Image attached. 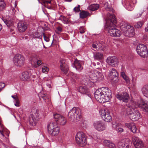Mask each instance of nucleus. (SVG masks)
<instances>
[{
  "instance_id": "nucleus-1",
  "label": "nucleus",
  "mask_w": 148,
  "mask_h": 148,
  "mask_svg": "<svg viewBox=\"0 0 148 148\" xmlns=\"http://www.w3.org/2000/svg\"><path fill=\"white\" fill-rule=\"evenodd\" d=\"M94 95L96 100L101 103L108 101L112 97L111 91L107 87H102L97 90Z\"/></svg>"
},
{
  "instance_id": "nucleus-2",
  "label": "nucleus",
  "mask_w": 148,
  "mask_h": 148,
  "mask_svg": "<svg viewBox=\"0 0 148 148\" xmlns=\"http://www.w3.org/2000/svg\"><path fill=\"white\" fill-rule=\"evenodd\" d=\"M81 114L80 109L73 108L69 112L68 119L72 122L79 121L82 118Z\"/></svg>"
},
{
  "instance_id": "nucleus-3",
  "label": "nucleus",
  "mask_w": 148,
  "mask_h": 148,
  "mask_svg": "<svg viewBox=\"0 0 148 148\" xmlns=\"http://www.w3.org/2000/svg\"><path fill=\"white\" fill-rule=\"evenodd\" d=\"M49 134L52 136H55L58 135L60 128L56 122H50L47 125Z\"/></svg>"
},
{
  "instance_id": "nucleus-4",
  "label": "nucleus",
  "mask_w": 148,
  "mask_h": 148,
  "mask_svg": "<svg viewBox=\"0 0 148 148\" xmlns=\"http://www.w3.org/2000/svg\"><path fill=\"white\" fill-rule=\"evenodd\" d=\"M120 28L123 34L127 37H131L135 34L134 29L131 26L122 25L121 26Z\"/></svg>"
},
{
  "instance_id": "nucleus-5",
  "label": "nucleus",
  "mask_w": 148,
  "mask_h": 148,
  "mask_svg": "<svg viewBox=\"0 0 148 148\" xmlns=\"http://www.w3.org/2000/svg\"><path fill=\"white\" fill-rule=\"evenodd\" d=\"M75 141L77 144L83 147L86 144V140L84 134L82 132H78L75 136Z\"/></svg>"
},
{
  "instance_id": "nucleus-6",
  "label": "nucleus",
  "mask_w": 148,
  "mask_h": 148,
  "mask_svg": "<svg viewBox=\"0 0 148 148\" xmlns=\"http://www.w3.org/2000/svg\"><path fill=\"white\" fill-rule=\"evenodd\" d=\"M138 54L143 58H146L148 56V50L147 46L145 45L140 44L136 48Z\"/></svg>"
},
{
  "instance_id": "nucleus-7",
  "label": "nucleus",
  "mask_w": 148,
  "mask_h": 148,
  "mask_svg": "<svg viewBox=\"0 0 148 148\" xmlns=\"http://www.w3.org/2000/svg\"><path fill=\"white\" fill-rule=\"evenodd\" d=\"M39 110H35L31 114L29 118V122L30 125L33 126L36 125L37 122L38 121Z\"/></svg>"
},
{
  "instance_id": "nucleus-8",
  "label": "nucleus",
  "mask_w": 148,
  "mask_h": 148,
  "mask_svg": "<svg viewBox=\"0 0 148 148\" xmlns=\"http://www.w3.org/2000/svg\"><path fill=\"white\" fill-rule=\"evenodd\" d=\"M108 32L110 35L114 37H119L121 35V31L116 27V25L107 26Z\"/></svg>"
},
{
  "instance_id": "nucleus-9",
  "label": "nucleus",
  "mask_w": 148,
  "mask_h": 148,
  "mask_svg": "<svg viewBox=\"0 0 148 148\" xmlns=\"http://www.w3.org/2000/svg\"><path fill=\"white\" fill-rule=\"evenodd\" d=\"M53 117L56 122L57 124L61 125H64L66 123L67 120L64 116L60 114L56 113L53 114Z\"/></svg>"
},
{
  "instance_id": "nucleus-10",
  "label": "nucleus",
  "mask_w": 148,
  "mask_h": 148,
  "mask_svg": "<svg viewBox=\"0 0 148 148\" xmlns=\"http://www.w3.org/2000/svg\"><path fill=\"white\" fill-rule=\"evenodd\" d=\"M14 60L15 64L19 66L23 65L25 63L24 57L19 54H17L14 56Z\"/></svg>"
},
{
  "instance_id": "nucleus-11",
  "label": "nucleus",
  "mask_w": 148,
  "mask_h": 148,
  "mask_svg": "<svg viewBox=\"0 0 148 148\" xmlns=\"http://www.w3.org/2000/svg\"><path fill=\"white\" fill-rule=\"evenodd\" d=\"M99 113L103 119L105 121L110 122L112 121V117L108 110L102 109L100 111Z\"/></svg>"
},
{
  "instance_id": "nucleus-12",
  "label": "nucleus",
  "mask_w": 148,
  "mask_h": 148,
  "mask_svg": "<svg viewBox=\"0 0 148 148\" xmlns=\"http://www.w3.org/2000/svg\"><path fill=\"white\" fill-rule=\"evenodd\" d=\"M108 19L106 21L107 26L113 25L114 26L117 23V21L114 14L109 13L107 14Z\"/></svg>"
},
{
  "instance_id": "nucleus-13",
  "label": "nucleus",
  "mask_w": 148,
  "mask_h": 148,
  "mask_svg": "<svg viewBox=\"0 0 148 148\" xmlns=\"http://www.w3.org/2000/svg\"><path fill=\"white\" fill-rule=\"evenodd\" d=\"M106 62L109 65L114 67L117 66L119 62L117 58L114 56L108 57L106 60Z\"/></svg>"
},
{
  "instance_id": "nucleus-14",
  "label": "nucleus",
  "mask_w": 148,
  "mask_h": 148,
  "mask_svg": "<svg viewBox=\"0 0 148 148\" xmlns=\"http://www.w3.org/2000/svg\"><path fill=\"white\" fill-rule=\"evenodd\" d=\"M60 62V68L63 73L66 74L69 70V67L65 59H61Z\"/></svg>"
},
{
  "instance_id": "nucleus-15",
  "label": "nucleus",
  "mask_w": 148,
  "mask_h": 148,
  "mask_svg": "<svg viewBox=\"0 0 148 148\" xmlns=\"http://www.w3.org/2000/svg\"><path fill=\"white\" fill-rule=\"evenodd\" d=\"M132 141L136 148H148L147 147L144 146L142 141L136 137H133Z\"/></svg>"
},
{
  "instance_id": "nucleus-16",
  "label": "nucleus",
  "mask_w": 148,
  "mask_h": 148,
  "mask_svg": "<svg viewBox=\"0 0 148 148\" xmlns=\"http://www.w3.org/2000/svg\"><path fill=\"white\" fill-rule=\"evenodd\" d=\"M131 143L129 139L125 138L119 141L117 144V146L118 148H129Z\"/></svg>"
},
{
  "instance_id": "nucleus-17",
  "label": "nucleus",
  "mask_w": 148,
  "mask_h": 148,
  "mask_svg": "<svg viewBox=\"0 0 148 148\" xmlns=\"http://www.w3.org/2000/svg\"><path fill=\"white\" fill-rule=\"evenodd\" d=\"M116 97L119 100L125 102H127L129 99V95L126 92H123L121 94H117Z\"/></svg>"
},
{
  "instance_id": "nucleus-18",
  "label": "nucleus",
  "mask_w": 148,
  "mask_h": 148,
  "mask_svg": "<svg viewBox=\"0 0 148 148\" xmlns=\"http://www.w3.org/2000/svg\"><path fill=\"white\" fill-rule=\"evenodd\" d=\"M82 84L89 87H91L94 85V83L88 77L84 76L82 78Z\"/></svg>"
},
{
  "instance_id": "nucleus-19",
  "label": "nucleus",
  "mask_w": 148,
  "mask_h": 148,
  "mask_svg": "<svg viewBox=\"0 0 148 148\" xmlns=\"http://www.w3.org/2000/svg\"><path fill=\"white\" fill-rule=\"evenodd\" d=\"M82 84L89 87H91L94 85V83L88 77L84 76L82 78Z\"/></svg>"
},
{
  "instance_id": "nucleus-20",
  "label": "nucleus",
  "mask_w": 148,
  "mask_h": 148,
  "mask_svg": "<svg viewBox=\"0 0 148 148\" xmlns=\"http://www.w3.org/2000/svg\"><path fill=\"white\" fill-rule=\"evenodd\" d=\"M95 129L99 131H102L105 129L106 126L105 124L101 121H97L94 123Z\"/></svg>"
},
{
  "instance_id": "nucleus-21",
  "label": "nucleus",
  "mask_w": 148,
  "mask_h": 148,
  "mask_svg": "<svg viewBox=\"0 0 148 148\" xmlns=\"http://www.w3.org/2000/svg\"><path fill=\"white\" fill-rule=\"evenodd\" d=\"M96 74H97V71H91L89 72L88 73L89 78L94 83L97 81V77Z\"/></svg>"
},
{
  "instance_id": "nucleus-22",
  "label": "nucleus",
  "mask_w": 148,
  "mask_h": 148,
  "mask_svg": "<svg viewBox=\"0 0 148 148\" xmlns=\"http://www.w3.org/2000/svg\"><path fill=\"white\" fill-rule=\"evenodd\" d=\"M31 74L27 71H24L20 76V78L24 81H28L30 80Z\"/></svg>"
},
{
  "instance_id": "nucleus-23",
  "label": "nucleus",
  "mask_w": 148,
  "mask_h": 148,
  "mask_svg": "<svg viewBox=\"0 0 148 148\" xmlns=\"http://www.w3.org/2000/svg\"><path fill=\"white\" fill-rule=\"evenodd\" d=\"M78 90L81 93L86 94L88 95L89 97L91 98V95L89 94L88 90L86 86H80L78 88Z\"/></svg>"
},
{
  "instance_id": "nucleus-24",
  "label": "nucleus",
  "mask_w": 148,
  "mask_h": 148,
  "mask_svg": "<svg viewBox=\"0 0 148 148\" xmlns=\"http://www.w3.org/2000/svg\"><path fill=\"white\" fill-rule=\"evenodd\" d=\"M18 30L20 32H23L25 31L27 28L25 24L23 22H21L18 23Z\"/></svg>"
},
{
  "instance_id": "nucleus-25",
  "label": "nucleus",
  "mask_w": 148,
  "mask_h": 148,
  "mask_svg": "<svg viewBox=\"0 0 148 148\" xmlns=\"http://www.w3.org/2000/svg\"><path fill=\"white\" fill-rule=\"evenodd\" d=\"M82 61H79L77 59H76L74 62V65L77 70L78 71L82 70L83 69V67L81 65V63Z\"/></svg>"
},
{
  "instance_id": "nucleus-26",
  "label": "nucleus",
  "mask_w": 148,
  "mask_h": 148,
  "mask_svg": "<svg viewBox=\"0 0 148 148\" xmlns=\"http://www.w3.org/2000/svg\"><path fill=\"white\" fill-rule=\"evenodd\" d=\"M38 57L37 55L33 56L32 57L31 60V63L32 65L35 68L37 67V64H36L37 62Z\"/></svg>"
},
{
  "instance_id": "nucleus-27",
  "label": "nucleus",
  "mask_w": 148,
  "mask_h": 148,
  "mask_svg": "<svg viewBox=\"0 0 148 148\" xmlns=\"http://www.w3.org/2000/svg\"><path fill=\"white\" fill-rule=\"evenodd\" d=\"M103 54L100 52H96L94 54L93 57L95 59L97 60H101L103 59Z\"/></svg>"
},
{
  "instance_id": "nucleus-28",
  "label": "nucleus",
  "mask_w": 148,
  "mask_h": 148,
  "mask_svg": "<svg viewBox=\"0 0 148 148\" xmlns=\"http://www.w3.org/2000/svg\"><path fill=\"white\" fill-rule=\"evenodd\" d=\"M142 91L144 96L148 98V84L143 86L142 88Z\"/></svg>"
},
{
  "instance_id": "nucleus-29",
  "label": "nucleus",
  "mask_w": 148,
  "mask_h": 148,
  "mask_svg": "<svg viewBox=\"0 0 148 148\" xmlns=\"http://www.w3.org/2000/svg\"><path fill=\"white\" fill-rule=\"evenodd\" d=\"M99 7V5L97 4H94L90 5L88 7V9L92 11H95L98 10Z\"/></svg>"
},
{
  "instance_id": "nucleus-30",
  "label": "nucleus",
  "mask_w": 148,
  "mask_h": 148,
  "mask_svg": "<svg viewBox=\"0 0 148 148\" xmlns=\"http://www.w3.org/2000/svg\"><path fill=\"white\" fill-rule=\"evenodd\" d=\"M89 13L88 12L81 10L79 13L80 17L82 19L86 18L89 15Z\"/></svg>"
},
{
  "instance_id": "nucleus-31",
  "label": "nucleus",
  "mask_w": 148,
  "mask_h": 148,
  "mask_svg": "<svg viewBox=\"0 0 148 148\" xmlns=\"http://www.w3.org/2000/svg\"><path fill=\"white\" fill-rule=\"evenodd\" d=\"M115 75H118L117 71L114 69L112 68L110 69L109 74V76L110 78L111 77L114 76Z\"/></svg>"
},
{
  "instance_id": "nucleus-32",
  "label": "nucleus",
  "mask_w": 148,
  "mask_h": 148,
  "mask_svg": "<svg viewBox=\"0 0 148 148\" xmlns=\"http://www.w3.org/2000/svg\"><path fill=\"white\" fill-rule=\"evenodd\" d=\"M104 6L106 10L108 11H109L110 12L113 13L114 11L113 8L111 6L109 5L108 2L105 3Z\"/></svg>"
},
{
  "instance_id": "nucleus-33",
  "label": "nucleus",
  "mask_w": 148,
  "mask_h": 148,
  "mask_svg": "<svg viewBox=\"0 0 148 148\" xmlns=\"http://www.w3.org/2000/svg\"><path fill=\"white\" fill-rule=\"evenodd\" d=\"M59 19L63 21L64 23L68 24L69 23V20L64 16L61 15Z\"/></svg>"
},
{
  "instance_id": "nucleus-34",
  "label": "nucleus",
  "mask_w": 148,
  "mask_h": 148,
  "mask_svg": "<svg viewBox=\"0 0 148 148\" xmlns=\"http://www.w3.org/2000/svg\"><path fill=\"white\" fill-rule=\"evenodd\" d=\"M97 74H96L97 78V81H102L103 78V76L102 74L97 71Z\"/></svg>"
},
{
  "instance_id": "nucleus-35",
  "label": "nucleus",
  "mask_w": 148,
  "mask_h": 148,
  "mask_svg": "<svg viewBox=\"0 0 148 148\" xmlns=\"http://www.w3.org/2000/svg\"><path fill=\"white\" fill-rule=\"evenodd\" d=\"M6 4L3 0H0V11H3L5 8Z\"/></svg>"
},
{
  "instance_id": "nucleus-36",
  "label": "nucleus",
  "mask_w": 148,
  "mask_h": 148,
  "mask_svg": "<svg viewBox=\"0 0 148 148\" xmlns=\"http://www.w3.org/2000/svg\"><path fill=\"white\" fill-rule=\"evenodd\" d=\"M3 21L7 26L8 27H10L13 25L12 21L7 20L6 19H4Z\"/></svg>"
},
{
  "instance_id": "nucleus-37",
  "label": "nucleus",
  "mask_w": 148,
  "mask_h": 148,
  "mask_svg": "<svg viewBox=\"0 0 148 148\" xmlns=\"http://www.w3.org/2000/svg\"><path fill=\"white\" fill-rule=\"evenodd\" d=\"M121 75L122 77L127 82H129L130 80L129 78L125 75V73L123 72H121Z\"/></svg>"
},
{
  "instance_id": "nucleus-38",
  "label": "nucleus",
  "mask_w": 148,
  "mask_h": 148,
  "mask_svg": "<svg viewBox=\"0 0 148 148\" xmlns=\"http://www.w3.org/2000/svg\"><path fill=\"white\" fill-rule=\"evenodd\" d=\"M143 22L142 21L138 22L135 24L134 27L136 28H139L142 27Z\"/></svg>"
},
{
  "instance_id": "nucleus-39",
  "label": "nucleus",
  "mask_w": 148,
  "mask_h": 148,
  "mask_svg": "<svg viewBox=\"0 0 148 148\" xmlns=\"http://www.w3.org/2000/svg\"><path fill=\"white\" fill-rule=\"evenodd\" d=\"M118 75H115V76L113 77H111L110 79L111 81L115 83H116L118 82L119 79L118 78Z\"/></svg>"
},
{
  "instance_id": "nucleus-40",
  "label": "nucleus",
  "mask_w": 148,
  "mask_h": 148,
  "mask_svg": "<svg viewBox=\"0 0 148 148\" xmlns=\"http://www.w3.org/2000/svg\"><path fill=\"white\" fill-rule=\"evenodd\" d=\"M42 4L45 6H46V4L48 3H50L51 2V0H42Z\"/></svg>"
},
{
  "instance_id": "nucleus-41",
  "label": "nucleus",
  "mask_w": 148,
  "mask_h": 148,
  "mask_svg": "<svg viewBox=\"0 0 148 148\" xmlns=\"http://www.w3.org/2000/svg\"><path fill=\"white\" fill-rule=\"evenodd\" d=\"M131 131L133 132V133H135L136 132V130H137V128L136 127V126L134 124L133 125L132 127L130 129Z\"/></svg>"
},
{
  "instance_id": "nucleus-42",
  "label": "nucleus",
  "mask_w": 148,
  "mask_h": 148,
  "mask_svg": "<svg viewBox=\"0 0 148 148\" xmlns=\"http://www.w3.org/2000/svg\"><path fill=\"white\" fill-rule=\"evenodd\" d=\"M80 5H78L77 7H76L73 9V11L76 12H78L79 11H80Z\"/></svg>"
},
{
  "instance_id": "nucleus-43",
  "label": "nucleus",
  "mask_w": 148,
  "mask_h": 148,
  "mask_svg": "<svg viewBox=\"0 0 148 148\" xmlns=\"http://www.w3.org/2000/svg\"><path fill=\"white\" fill-rule=\"evenodd\" d=\"M134 124L133 123H125V125L129 129H130L132 128V126Z\"/></svg>"
},
{
  "instance_id": "nucleus-44",
  "label": "nucleus",
  "mask_w": 148,
  "mask_h": 148,
  "mask_svg": "<svg viewBox=\"0 0 148 148\" xmlns=\"http://www.w3.org/2000/svg\"><path fill=\"white\" fill-rule=\"evenodd\" d=\"M133 8V4L129 3L127 5V8L128 10L131 11L132 10Z\"/></svg>"
},
{
  "instance_id": "nucleus-45",
  "label": "nucleus",
  "mask_w": 148,
  "mask_h": 148,
  "mask_svg": "<svg viewBox=\"0 0 148 148\" xmlns=\"http://www.w3.org/2000/svg\"><path fill=\"white\" fill-rule=\"evenodd\" d=\"M96 44H97V48H98V49L102 50V44L99 42H98L97 43H96Z\"/></svg>"
},
{
  "instance_id": "nucleus-46",
  "label": "nucleus",
  "mask_w": 148,
  "mask_h": 148,
  "mask_svg": "<svg viewBox=\"0 0 148 148\" xmlns=\"http://www.w3.org/2000/svg\"><path fill=\"white\" fill-rule=\"evenodd\" d=\"M48 70V68L45 66H43L42 69V72L45 73H47Z\"/></svg>"
},
{
  "instance_id": "nucleus-47",
  "label": "nucleus",
  "mask_w": 148,
  "mask_h": 148,
  "mask_svg": "<svg viewBox=\"0 0 148 148\" xmlns=\"http://www.w3.org/2000/svg\"><path fill=\"white\" fill-rule=\"evenodd\" d=\"M91 136L93 139L95 140H97V139L98 138L97 134L96 133H94L93 134H92Z\"/></svg>"
},
{
  "instance_id": "nucleus-48",
  "label": "nucleus",
  "mask_w": 148,
  "mask_h": 148,
  "mask_svg": "<svg viewBox=\"0 0 148 148\" xmlns=\"http://www.w3.org/2000/svg\"><path fill=\"white\" fill-rule=\"evenodd\" d=\"M110 143V141L109 140H104L103 141V144L107 146L108 147Z\"/></svg>"
},
{
  "instance_id": "nucleus-49",
  "label": "nucleus",
  "mask_w": 148,
  "mask_h": 148,
  "mask_svg": "<svg viewBox=\"0 0 148 148\" xmlns=\"http://www.w3.org/2000/svg\"><path fill=\"white\" fill-rule=\"evenodd\" d=\"M5 86V84L2 82H0V92L2 89Z\"/></svg>"
},
{
  "instance_id": "nucleus-50",
  "label": "nucleus",
  "mask_w": 148,
  "mask_h": 148,
  "mask_svg": "<svg viewBox=\"0 0 148 148\" xmlns=\"http://www.w3.org/2000/svg\"><path fill=\"white\" fill-rule=\"evenodd\" d=\"M110 148H115V146L114 144L112 142L110 143L109 145L108 146Z\"/></svg>"
},
{
  "instance_id": "nucleus-51",
  "label": "nucleus",
  "mask_w": 148,
  "mask_h": 148,
  "mask_svg": "<svg viewBox=\"0 0 148 148\" xmlns=\"http://www.w3.org/2000/svg\"><path fill=\"white\" fill-rule=\"evenodd\" d=\"M13 5L11 4V5L12 6V11H13L14 10V8L16 7L17 4L16 2H14V3H12Z\"/></svg>"
},
{
  "instance_id": "nucleus-52",
  "label": "nucleus",
  "mask_w": 148,
  "mask_h": 148,
  "mask_svg": "<svg viewBox=\"0 0 148 148\" xmlns=\"http://www.w3.org/2000/svg\"><path fill=\"white\" fill-rule=\"evenodd\" d=\"M43 35L44 36V38L46 42H48L49 40V38L46 36L45 33H43Z\"/></svg>"
},
{
  "instance_id": "nucleus-53",
  "label": "nucleus",
  "mask_w": 148,
  "mask_h": 148,
  "mask_svg": "<svg viewBox=\"0 0 148 148\" xmlns=\"http://www.w3.org/2000/svg\"><path fill=\"white\" fill-rule=\"evenodd\" d=\"M42 63V62L41 60H39L38 58L37 59V62L36 64H37V67Z\"/></svg>"
},
{
  "instance_id": "nucleus-54",
  "label": "nucleus",
  "mask_w": 148,
  "mask_h": 148,
  "mask_svg": "<svg viewBox=\"0 0 148 148\" xmlns=\"http://www.w3.org/2000/svg\"><path fill=\"white\" fill-rule=\"evenodd\" d=\"M117 129L118 132L119 133L123 132L124 130L122 128H119L118 129Z\"/></svg>"
},
{
  "instance_id": "nucleus-55",
  "label": "nucleus",
  "mask_w": 148,
  "mask_h": 148,
  "mask_svg": "<svg viewBox=\"0 0 148 148\" xmlns=\"http://www.w3.org/2000/svg\"><path fill=\"white\" fill-rule=\"evenodd\" d=\"M141 14H140V13H136L134 15V17L135 18H138L140 17L141 16Z\"/></svg>"
},
{
  "instance_id": "nucleus-56",
  "label": "nucleus",
  "mask_w": 148,
  "mask_h": 148,
  "mask_svg": "<svg viewBox=\"0 0 148 148\" xmlns=\"http://www.w3.org/2000/svg\"><path fill=\"white\" fill-rule=\"evenodd\" d=\"M16 101V103H15L14 105H15L17 107L19 106V101H18V99H17V100H15Z\"/></svg>"
},
{
  "instance_id": "nucleus-57",
  "label": "nucleus",
  "mask_w": 148,
  "mask_h": 148,
  "mask_svg": "<svg viewBox=\"0 0 148 148\" xmlns=\"http://www.w3.org/2000/svg\"><path fill=\"white\" fill-rule=\"evenodd\" d=\"M79 32L81 34H83L84 32V30L82 29V28H80L79 29Z\"/></svg>"
},
{
  "instance_id": "nucleus-58",
  "label": "nucleus",
  "mask_w": 148,
  "mask_h": 148,
  "mask_svg": "<svg viewBox=\"0 0 148 148\" xmlns=\"http://www.w3.org/2000/svg\"><path fill=\"white\" fill-rule=\"evenodd\" d=\"M92 48L94 49H97L98 48L97 45H96L95 44H93L92 45Z\"/></svg>"
},
{
  "instance_id": "nucleus-59",
  "label": "nucleus",
  "mask_w": 148,
  "mask_h": 148,
  "mask_svg": "<svg viewBox=\"0 0 148 148\" xmlns=\"http://www.w3.org/2000/svg\"><path fill=\"white\" fill-rule=\"evenodd\" d=\"M57 29L59 31H60V32H61L62 31V28L60 27H58L57 28Z\"/></svg>"
},
{
  "instance_id": "nucleus-60",
  "label": "nucleus",
  "mask_w": 148,
  "mask_h": 148,
  "mask_svg": "<svg viewBox=\"0 0 148 148\" xmlns=\"http://www.w3.org/2000/svg\"><path fill=\"white\" fill-rule=\"evenodd\" d=\"M16 97H15L14 96L12 95V97L14 99H15V100H17V99H18L17 97L16 96Z\"/></svg>"
},
{
  "instance_id": "nucleus-61",
  "label": "nucleus",
  "mask_w": 148,
  "mask_h": 148,
  "mask_svg": "<svg viewBox=\"0 0 148 148\" xmlns=\"http://www.w3.org/2000/svg\"><path fill=\"white\" fill-rule=\"evenodd\" d=\"M41 97L44 100H45L47 99V97H45V95H43V96H42Z\"/></svg>"
},
{
  "instance_id": "nucleus-62",
  "label": "nucleus",
  "mask_w": 148,
  "mask_h": 148,
  "mask_svg": "<svg viewBox=\"0 0 148 148\" xmlns=\"http://www.w3.org/2000/svg\"><path fill=\"white\" fill-rule=\"evenodd\" d=\"M145 31L148 32V24L147 25V27L145 28Z\"/></svg>"
},
{
  "instance_id": "nucleus-63",
  "label": "nucleus",
  "mask_w": 148,
  "mask_h": 148,
  "mask_svg": "<svg viewBox=\"0 0 148 148\" xmlns=\"http://www.w3.org/2000/svg\"><path fill=\"white\" fill-rule=\"evenodd\" d=\"M0 133L2 135V136H4V134L3 133V131H1L0 130Z\"/></svg>"
},
{
  "instance_id": "nucleus-64",
  "label": "nucleus",
  "mask_w": 148,
  "mask_h": 148,
  "mask_svg": "<svg viewBox=\"0 0 148 148\" xmlns=\"http://www.w3.org/2000/svg\"><path fill=\"white\" fill-rule=\"evenodd\" d=\"M2 26L1 24L0 23V31L2 29Z\"/></svg>"
}]
</instances>
